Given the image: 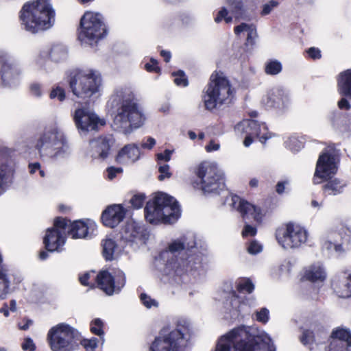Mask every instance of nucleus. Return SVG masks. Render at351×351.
<instances>
[{
	"label": "nucleus",
	"instance_id": "obj_1",
	"mask_svg": "<svg viewBox=\"0 0 351 351\" xmlns=\"http://www.w3.org/2000/svg\"><path fill=\"white\" fill-rule=\"evenodd\" d=\"M160 256L162 259L167 258L166 268L178 276L202 267L203 254L195 245H186L181 239L169 243Z\"/></svg>",
	"mask_w": 351,
	"mask_h": 351
},
{
	"label": "nucleus",
	"instance_id": "obj_2",
	"mask_svg": "<svg viewBox=\"0 0 351 351\" xmlns=\"http://www.w3.org/2000/svg\"><path fill=\"white\" fill-rule=\"evenodd\" d=\"M144 215L147 222L152 225H171L181 216V209L177 199L165 193H154L144 208Z\"/></svg>",
	"mask_w": 351,
	"mask_h": 351
},
{
	"label": "nucleus",
	"instance_id": "obj_3",
	"mask_svg": "<svg viewBox=\"0 0 351 351\" xmlns=\"http://www.w3.org/2000/svg\"><path fill=\"white\" fill-rule=\"evenodd\" d=\"M20 13L22 26L32 33L49 29L55 22V12L49 0L27 2Z\"/></svg>",
	"mask_w": 351,
	"mask_h": 351
},
{
	"label": "nucleus",
	"instance_id": "obj_4",
	"mask_svg": "<svg viewBox=\"0 0 351 351\" xmlns=\"http://www.w3.org/2000/svg\"><path fill=\"white\" fill-rule=\"evenodd\" d=\"M233 95L234 90L226 77L222 73H213L204 95L205 107L210 110L229 104Z\"/></svg>",
	"mask_w": 351,
	"mask_h": 351
},
{
	"label": "nucleus",
	"instance_id": "obj_5",
	"mask_svg": "<svg viewBox=\"0 0 351 351\" xmlns=\"http://www.w3.org/2000/svg\"><path fill=\"white\" fill-rule=\"evenodd\" d=\"M81 334L66 323L51 327L47 335V341L51 351H75L79 348Z\"/></svg>",
	"mask_w": 351,
	"mask_h": 351
},
{
	"label": "nucleus",
	"instance_id": "obj_6",
	"mask_svg": "<svg viewBox=\"0 0 351 351\" xmlns=\"http://www.w3.org/2000/svg\"><path fill=\"white\" fill-rule=\"evenodd\" d=\"M145 120L141 108L130 98L123 99L113 120L114 130L128 133L130 128L141 127Z\"/></svg>",
	"mask_w": 351,
	"mask_h": 351
},
{
	"label": "nucleus",
	"instance_id": "obj_7",
	"mask_svg": "<svg viewBox=\"0 0 351 351\" xmlns=\"http://www.w3.org/2000/svg\"><path fill=\"white\" fill-rule=\"evenodd\" d=\"M258 342L244 326L233 328L222 336L215 351H256Z\"/></svg>",
	"mask_w": 351,
	"mask_h": 351
},
{
	"label": "nucleus",
	"instance_id": "obj_8",
	"mask_svg": "<svg viewBox=\"0 0 351 351\" xmlns=\"http://www.w3.org/2000/svg\"><path fill=\"white\" fill-rule=\"evenodd\" d=\"M190 334L189 324L179 322L176 328L167 334L162 330L156 337L149 348V351H180V348L186 336Z\"/></svg>",
	"mask_w": 351,
	"mask_h": 351
},
{
	"label": "nucleus",
	"instance_id": "obj_9",
	"mask_svg": "<svg viewBox=\"0 0 351 351\" xmlns=\"http://www.w3.org/2000/svg\"><path fill=\"white\" fill-rule=\"evenodd\" d=\"M37 148L50 157H60L69 153L64 133L57 127L47 128L36 144Z\"/></svg>",
	"mask_w": 351,
	"mask_h": 351
},
{
	"label": "nucleus",
	"instance_id": "obj_10",
	"mask_svg": "<svg viewBox=\"0 0 351 351\" xmlns=\"http://www.w3.org/2000/svg\"><path fill=\"white\" fill-rule=\"evenodd\" d=\"M275 237L284 249H297L306 242L308 232L299 224L289 221L276 230Z\"/></svg>",
	"mask_w": 351,
	"mask_h": 351
},
{
	"label": "nucleus",
	"instance_id": "obj_11",
	"mask_svg": "<svg viewBox=\"0 0 351 351\" xmlns=\"http://www.w3.org/2000/svg\"><path fill=\"white\" fill-rule=\"evenodd\" d=\"M101 82L100 76L95 72L80 71L71 78L69 84L75 95L86 99L99 91Z\"/></svg>",
	"mask_w": 351,
	"mask_h": 351
},
{
	"label": "nucleus",
	"instance_id": "obj_12",
	"mask_svg": "<svg viewBox=\"0 0 351 351\" xmlns=\"http://www.w3.org/2000/svg\"><path fill=\"white\" fill-rule=\"evenodd\" d=\"M106 29L103 18L99 13L86 12L80 21L79 39L91 45L97 43L106 34Z\"/></svg>",
	"mask_w": 351,
	"mask_h": 351
},
{
	"label": "nucleus",
	"instance_id": "obj_13",
	"mask_svg": "<svg viewBox=\"0 0 351 351\" xmlns=\"http://www.w3.org/2000/svg\"><path fill=\"white\" fill-rule=\"evenodd\" d=\"M97 287L108 295L119 293L125 287L126 276L121 269H114L110 273L108 270H101L95 278Z\"/></svg>",
	"mask_w": 351,
	"mask_h": 351
},
{
	"label": "nucleus",
	"instance_id": "obj_14",
	"mask_svg": "<svg viewBox=\"0 0 351 351\" xmlns=\"http://www.w3.org/2000/svg\"><path fill=\"white\" fill-rule=\"evenodd\" d=\"M69 219L67 217H56L53 219V226L48 228L43 238L45 249L50 252H60L64 245L65 237L61 230H66Z\"/></svg>",
	"mask_w": 351,
	"mask_h": 351
},
{
	"label": "nucleus",
	"instance_id": "obj_15",
	"mask_svg": "<svg viewBox=\"0 0 351 351\" xmlns=\"http://www.w3.org/2000/svg\"><path fill=\"white\" fill-rule=\"evenodd\" d=\"M149 232L145 225L135 221H128L117 234L118 239L124 244H145Z\"/></svg>",
	"mask_w": 351,
	"mask_h": 351
},
{
	"label": "nucleus",
	"instance_id": "obj_16",
	"mask_svg": "<svg viewBox=\"0 0 351 351\" xmlns=\"http://www.w3.org/2000/svg\"><path fill=\"white\" fill-rule=\"evenodd\" d=\"M73 119L77 129L83 133L97 130L99 126L106 124L104 119H99L95 113L85 106L77 108L73 114Z\"/></svg>",
	"mask_w": 351,
	"mask_h": 351
},
{
	"label": "nucleus",
	"instance_id": "obj_17",
	"mask_svg": "<svg viewBox=\"0 0 351 351\" xmlns=\"http://www.w3.org/2000/svg\"><path fill=\"white\" fill-rule=\"evenodd\" d=\"M332 241H327L324 246L327 250L342 254L351 250V226L341 224L331 235Z\"/></svg>",
	"mask_w": 351,
	"mask_h": 351
},
{
	"label": "nucleus",
	"instance_id": "obj_18",
	"mask_svg": "<svg viewBox=\"0 0 351 351\" xmlns=\"http://www.w3.org/2000/svg\"><path fill=\"white\" fill-rule=\"evenodd\" d=\"M327 341L326 351H350L351 330L343 326L334 328Z\"/></svg>",
	"mask_w": 351,
	"mask_h": 351
},
{
	"label": "nucleus",
	"instance_id": "obj_19",
	"mask_svg": "<svg viewBox=\"0 0 351 351\" xmlns=\"http://www.w3.org/2000/svg\"><path fill=\"white\" fill-rule=\"evenodd\" d=\"M96 230L95 222L90 219H81L73 221L69 219L66 234L73 239H87L90 238Z\"/></svg>",
	"mask_w": 351,
	"mask_h": 351
},
{
	"label": "nucleus",
	"instance_id": "obj_20",
	"mask_svg": "<svg viewBox=\"0 0 351 351\" xmlns=\"http://www.w3.org/2000/svg\"><path fill=\"white\" fill-rule=\"evenodd\" d=\"M236 132L258 137L262 143L271 137L265 123H259L257 121L245 119L239 123L234 128Z\"/></svg>",
	"mask_w": 351,
	"mask_h": 351
},
{
	"label": "nucleus",
	"instance_id": "obj_21",
	"mask_svg": "<svg viewBox=\"0 0 351 351\" xmlns=\"http://www.w3.org/2000/svg\"><path fill=\"white\" fill-rule=\"evenodd\" d=\"M126 213L122 204L109 205L101 213V222L105 227L114 228L123 221Z\"/></svg>",
	"mask_w": 351,
	"mask_h": 351
},
{
	"label": "nucleus",
	"instance_id": "obj_22",
	"mask_svg": "<svg viewBox=\"0 0 351 351\" xmlns=\"http://www.w3.org/2000/svg\"><path fill=\"white\" fill-rule=\"evenodd\" d=\"M339 160L330 152H323L319 155L316 164L314 176H332L338 171Z\"/></svg>",
	"mask_w": 351,
	"mask_h": 351
},
{
	"label": "nucleus",
	"instance_id": "obj_23",
	"mask_svg": "<svg viewBox=\"0 0 351 351\" xmlns=\"http://www.w3.org/2000/svg\"><path fill=\"white\" fill-rule=\"evenodd\" d=\"M223 178L224 177H195L192 181V186L204 194L219 193L225 186Z\"/></svg>",
	"mask_w": 351,
	"mask_h": 351
},
{
	"label": "nucleus",
	"instance_id": "obj_24",
	"mask_svg": "<svg viewBox=\"0 0 351 351\" xmlns=\"http://www.w3.org/2000/svg\"><path fill=\"white\" fill-rule=\"evenodd\" d=\"M232 206L241 214L245 221L253 219L254 221H258L261 219V208L237 195L232 197Z\"/></svg>",
	"mask_w": 351,
	"mask_h": 351
},
{
	"label": "nucleus",
	"instance_id": "obj_25",
	"mask_svg": "<svg viewBox=\"0 0 351 351\" xmlns=\"http://www.w3.org/2000/svg\"><path fill=\"white\" fill-rule=\"evenodd\" d=\"M113 139L111 137L99 136L90 141L89 155L93 158L106 159L110 152Z\"/></svg>",
	"mask_w": 351,
	"mask_h": 351
},
{
	"label": "nucleus",
	"instance_id": "obj_26",
	"mask_svg": "<svg viewBox=\"0 0 351 351\" xmlns=\"http://www.w3.org/2000/svg\"><path fill=\"white\" fill-rule=\"evenodd\" d=\"M0 64H1V72L3 82L11 85V81L16 78L19 74L16 65L12 58L5 52L0 53Z\"/></svg>",
	"mask_w": 351,
	"mask_h": 351
},
{
	"label": "nucleus",
	"instance_id": "obj_27",
	"mask_svg": "<svg viewBox=\"0 0 351 351\" xmlns=\"http://www.w3.org/2000/svg\"><path fill=\"white\" fill-rule=\"evenodd\" d=\"M313 182L315 184L324 183L323 190L329 194L334 195L339 193L346 185L337 177H313Z\"/></svg>",
	"mask_w": 351,
	"mask_h": 351
},
{
	"label": "nucleus",
	"instance_id": "obj_28",
	"mask_svg": "<svg viewBox=\"0 0 351 351\" xmlns=\"http://www.w3.org/2000/svg\"><path fill=\"white\" fill-rule=\"evenodd\" d=\"M140 157V150L134 144L124 146L117 154L116 161L121 164L134 162Z\"/></svg>",
	"mask_w": 351,
	"mask_h": 351
},
{
	"label": "nucleus",
	"instance_id": "obj_29",
	"mask_svg": "<svg viewBox=\"0 0 351 351\" xmlns=\"http://www.w3.org/2000/svg\"><path fill=\"white\" fill-rule=\"evenodd\" d=\"M287 101V95L282 89L277 88L269 93L263 102L267 108H281Z\"/></svg>",
	"mask_w": 351,
	"mask_h": 351
},
{
	"label": "nucleus",
	"instance_id": "obj_30",
	"mask_svg": "<svg viewBox=\"0 0 351 351\" xmlns=\"http://www.w3.org/2000/svg\"><path fill=\"white\" fill-rule=\"evenodd\" d=\"M337 88L341 95L351 98V69H348L339 74Z\"/></svg>",
	"mask_w": 351,
	"mask_h": 351
},
{
	"label": "nucleus",
	"instance_id": "obj_31",
	"mask_svg": "<svg viewBox=\"0 0 351 351\" xmlns=\"http://www.w3.org/2000/svg\"><path fill=\"white\" fill-rule=\"evenodd\" d=\"M304 278L311 282H323L326 278V274L322 266L312 265L305 270Z\"/></svg>",
	"mask_w": 351,
	"mask_h": 351
},
{
	"label": "nucleus",
	"instance_id": "obj_32",
	"mask_svg": "<svg viewBox=\"0 0 351 351\" xmlns=\"http://www.w3.org/2000/svg\"><path fill=\"white\" fill-rule=\"evenodd\" d=\"M332 289L336 294L343 298L351 297V274L343 282L338 280L332 282Z\"/></svg>",
	"mask_w": 351,
	"mask_h": 351
},
{
	"label": "nucleus",
	"instance_id": "obj_33",
	"mask_svg": "<svg viewBox=\"0 0 351 351\" xmlns=\"http://www.w3.org/2000/svg\"><path fill=\"white\" fill-rule=\"evenodd\" d=\"M102 255L106 261H111L114 258V254L118 249L117 242L111 238H106L101 241Z\"/></svg>",
	"mask_w": 351,
	"mask_h": 351
},
{
	"label": "nucleus",
	"instance_id": "obj_34",
	"mask_svg": "<svg viewBox=\"0 0 351 351\" xmlns=\"http://www.w3.org/2000/svg\"><path fill=\"white\" fill-rule=\"evenodd\" d=\"M17 168L14 158L0 156V176H12L16 173Z\"/></svg>",
	"mask_w": 351,
	"mask_h": 351
},
{
	"label": "nucleus",
	"instance_id": "obj_35",
	"mask_svg": "<svg viewBox=\"0 0 351 351\" xmlns=\"http://www.w3.org/2000/svg\"><path fill=\"white\" fill-rule=\"evenodd\" d=\"M243 32H246L247 33L245 45L251 46L253 45L254 43V38L256 37V31L255 27L252 25L243 23L234 27V33L237 35Z\"/></svg>",
	"mask_w": 351,
	"mask_h": 351
},
{
	"label": "nucleus",
	"instance_id": "obj_36",
	"mask_svg": "<svg viewBox=\"0 0 351 351\" xmlns=\"http://www.w3.org/2000/svg\"><path fill=\"white\" fill-rule=\"evenodd\" d=\"M49 58L54 62H60L65 60L68 56V49L62 44L53 45L49 53Z\"/></svg>",
	"mask_w": 351,
	"mask_h": 351
},
{
	"label": "nucleus",
	"instance_id": "obj_37",
	"mask_svg": "<svg viewBox=\"0 0 351 351\" xmlns=\"http://www.w3.org/2000/svg\"><path fill=\"white\" fill-rule=\"evenodd\" d=\"M221 173L222 172L215 162H203L197 169V176H219Z\"/></svg>",
	"mask_w": 351,
	"mask_h": 351
},
{
	"label": "nucleus",
	"instance_id": "obj_38",
	"mask_svg": "<svg viewBox=\"0 0 351 351\" xmlns=\"http://www.w3.org/2000/svg\"><path fill=\"white\" fill-rule=\"evenodd\" d=\"M104 326L102 320L100 318H95L90 324V330L93 334L101 337L104 335Z\"/></svg>",
	"mask_w": 351,
	"mask_h": 351
},
{
	"label": "nucleus",
	"instance_id": "obj_39",
	"mask_svg": "<svg viewBox=\"0 0 351 351\" xmlns=\"http://www.w3.org/2000/svg\"><path fill=\"white\" fill-rule=\"evenodd\" d=\"M265 70L268 75H277L282 71V64L277 60H269L265 64Z\"/></svg>",
	"mask_w": 351,
	"mask_h": 351
},
{
	"label": "nucleus",
	"instance_id": "obj_40",
	"mask_svg": "<svg viewBox=\"0 0 351 351\" xmlns=\"http://www.w3.org/2000/svg\"><path fill=\"white\" fill-rule=\"evenodd\" d=\"M254 290V285L249 278L241 280L237 285V291L239 293H252Z\"/></svg>",
	"mask_w": 351,
	"mask_h": 351
},
{
	"label": "nucleus",
	"instance_id": "obj_41",
	"mask_svg": "<svg viewBox=\"0 0 351 351\" xmlns=\"http://www.w3.org/2000/svg\"><path fill=\"white\" fill-rule=\"evenodd\" d=\"M10 278L0 270V297L5 295L9 291Z\"/></svg>",
	"mask_w": 351,
	"mask_h": 351
},
{
	"label": "nucleus",
	"instance_id": "obj_42",
	"mask_svg": "<svg viewBox=\"0 0 351 351\" xmlns=\"http://www.w3.org/2000/svg\"><path fill=\"white\" fill-rule=\"evenodd\" d=\"M300 341L304 346L313 344L315 341L314 332L309 329L303 330Z\"/></svg>",
	"mask_w": 351,
	"mask_h": 351
},
{
	"label": "nucleus",
	"instance_id": "obj_43",
	"mask_svg": "<svg viewBox=\"0 0 351 351\" xmlns=\"http://www.w3.org/2000/svg\"><path fill=\"white\" fill-rule=\"evenodd\" d=\"M81 344L86 351H95L98 344V339L95 337H92L90 339H82L79 341V345Z\"/></svg>",
	"mask_w": 351,
	"mask_h": 351
},
{
	"label": "nucleus",
	"instance_id": "obj_44",
	"mask_svg": "<svg viewBox=\"0 0 351 351\" xmlns=\"http://www.w3.org/2000/svg\"><path fill=\"white\" fill-rule=\"evenodd\" d=\"M145 199L146 196L144 193H136L132 197L130 203L134 209H139L143 206Z\"/></svg>",
	"mask_w": 351,
	"mask_h": 351
},
{
	"label": "nucleus",
	"instance_id": "obj_45",
	"mask_svg": "<svg viewBox=\"0 0 351 351\" xmlns=\"http://www.w3.org/2000/svg\"><path fill=\"white\" fill-rule=\"evenodd\" d=\"M269 319V312L266 308H262L259 311L256 313V320L263 324L268 322Z\"/></svg>",
	"mask_w": 351,
	"mask_h": 351
},
{
	"label": "nucleus",
	"instance_id": "obj_46",
	"mask_svg": "<svg viewBox=\"0 0 351 351\" xmlns=\"http://www.w3.org/2000/svg\"><path fill=\"white\" fill-rule=\"evenodd\" d=\"M228 10L226 8H223L221 10H219L215 18V21L216 23L221 22L223 19L226 21V23H230L232 21V17L228 15Z\"/></svg>",
	"mask_w": 351,
	"mask_h": 351
},
{
	"label": "nucleus",
	"instance_id": "obj_47",
	"mask_svg": "<svg viewBox=\"0 0 351 351\" xmlns=\"http://www.w3.org/2000/svg\"><path fill=\"white\" fill-rule=\"evenodd\" d=\"M140 300L142 304L148 308L152 306H158V302L145 293L140 295Z\"/></svg>",
	"mask_w": 351,
	"mask_h": 351
},
{
	"label": "nucleus",
	"instance_id": "obj_48",
	"mask_svg": "<svg viewBox=\"0 0 351 351\" xmlns=\"http://www.w3.org/2000/svg\"><path fill=\"white\" fill-rule=\"evenodd\" d=\"M287 146L293 152L299 151L302 147V143L296 137L291 136L287 141Z\"/></svg>",
	"mask_w": 351,
	"mask_h": 351
},
{
	"label": "nucleus",
	"instance_id": "obj_49",
	"mask_svg": "<svg viewBox=\"0 0 351 351\" xmlns=\"http://www.w3.org/2000/svg\"><path fill=\"white\" fill-rule=\"evenodd\" d=\"M50 98H57L60 101H63L65 99V92L64 89L60 86L53 88L50 93Z\"/></svg>",
	"mask_w": 351,
	"mask_h": 351
},
{
	"label": "nucleus",
	"instance_id": "obj_50",
	"mask_svg": "<svg viewBox=\"0 0 351 351\" xmlns=\"http://www.w3.org/2000/svg\"><path fill=\"white\" fill-rule=\"evenodd\" d=\"M174 82L178 86H186L188 81L182 71H178L175 74Z\"/></svg>",
	"mask_w": 351,
	"mask_h": 351
},
{
	"label": "nucleus",
	"instance_id": "obj_51",
	"mask_svg": "<svg viewBox=\"0 0 351 351\" xmlns=\"http://www.w3.org/2000/svg\"><path fill=\"white\" fill-rule=\"evenodd\" d=\"M21 348L24 351H35L36 345L30 337H26L21 344Z\"/></svg>",
	"mask_w": 351,
	"mask_h": 351
},
{
	"label": "nucleus",
	"instance_id": "obj_52",
	"mask_svg": "<svg viewBox=\"0 0 351 351\" xmlns=\"http://www.w3.org/2000/svg\"><path fill=\"white\" fill-rule=\"evenodd\" d=\"M262 251V245L256 241H252L247 247V252L251 254H256Z\"/></svg>",
	"mask_w": 351,
	"mask_h": 351
},
{
	"label": "nucleus",
	"instance_id": "obj_53",
	"mask_svg": "<svg viewBox=\"0 0 351 351\" xmlns=\"http://www.w3.org/2000/svg\"><path fill=\"white\" fill-rule=\"evenodd\" d=\"M13 177H0V195L12 183Z\"/></svg>",
	"mask_w": 351,
	"mask_h": 351
},
{
	"label": "nucleus",
	"instance_id": "obj_54",
	"mask_svg": "<svg viewBox=\"0 0 351 351\" xmlns=\"http://www.w3.org/2000/svg\"><path fill=\"white\" fill-rule=\"evenodd\" d=\"M256 228L249 224H246L242 230L243 237H247L248 236L254 237L256 234Z\"/></svg>",
	"mask_w": 351,
	"mask_h": 351
},
{
	"label": "nucleus",
	"instance_id": "obj_55",
	"mask_svg": "<svg viewBox=\"0 0 351 351\" xmlns=\"http://www.w3.org/2000/svg\"><path fill=\"white\" fill-rule=\"evenodd\" d=\"M278 3L277 1H270L269 2L263 5V8L261 12V15L265 16L269 14L274 8L278 6Z\"/></svg>",
	"mask_w": 351,
	"mask_h": 351
},
{
	"label": "nucleus",
	"instance_id": "obj_56",
	"mask_svg": "<svg viewBox=\"0 0 351 351\" xmlns=\"http://www.w3.org/2000/svg\"><path fill=\"white\" fill-rule=\"evenodd\" d=\"M173 152V150L165 149L163 153L156 154L157 160L158 161L168 162L171 160Z\"/></svg>",
	"mask_w": 351,
	"mask_h": 351
},
{
	"label": "nucleus",
	"instance_id": "obj_57",
	"mask_svg": "<svg viewBox=\"0 0 351 351\" xmlns=\"http://www.w3.org/2000/svg\"><path fill=\"white\" fill-rule=\"evenodd\" d=\"M90 273H88V272L80 276L79 277V280H80V282L81 283V285L83 286H87V287L89 286L90 287H93L94 285H90L88 281L90 279Z\"/></svg>",
	"mask_w": 351,
	"mask_h": 351
},
{
	"label": "nucleus",
	"instance_id": "obj_58",
	"mask_svg": "<svg viewBox=\"0 0 351 351\" xmlns=\"http://www.w3.org/2000/svg\"><path fill=\"white\" fill-rule=\"evenodd\" d=\"M29 173H31V174H34L37 171H38L39 173L40 174V176L44 175V171L42 169H40V165L38 162L29 164Z\"/></svg>",
	"mask_w": 351,
	"mask_h": 351
},
{
	"label": "nucleus",
	"instance_id": "obj_59",
	"mask_svg": "<svg viewBox=\"0 0 351 351\" xmlns=\"http://www.w3.org/2000/svg\"><path fill=\"white\" fill-rule=\"evenodd\" d=\"M30 92L33 95L36 97L41 96L42 92L40 85L37 83L32 84L30 85Z\"/></svg>",
	"mask_w": 351,
	"mask_h": 351
},
{
	"label": "nucleus",
	"instance_id": "obj_60",
	"mask_svg": "<svg viewBox=\"0 0 351 351\" xmlns=\"http://www.w3.org/2000/svg\"><path fill=\"white\" fill-rule=\"evenodd\" d=\"M308 56L313 59H319L321 57L320 51L315 47H311L307 51Z\"/></svg>",
	"mask_w": 351,
	"mask_h": 351
},
{
	"label": "nucleus",
	"instance_id": "obj_61",
	"mask_svg": "<svg viewBox=\"0 0 351 351\" xmlns=\"http://www.w3.org/2000/svg\"><path fill=\"white\" fill-rule=\"evenodd\" d=\"M156 144V140L152 137H148L146 141L143 142L141 147L145 149H151Z\"/></svg>",
	"mask_w": 351,
	"mask_h": 351
},
{
	"label": "nucleus",
	"instance_id": "obj_62",
	"mask_svg": "<svg viewBox=\"0 0 351 351\" xmlns=\"http://www.w3.org/2000/svg\"><path fill=\"white\" fill-rule=\"evenodd\" d=\"M145 67L148 71H157L159 69L157 66V61L154 59H152L149 63L145 64Z\"/></svg>",
	"mask_w": 351,
	"mask_h": 351
},
{
	"label": "nucleus",
	"instance_id": "obj_63",
	"mask_svg": "<svg viewBox=\"0 0 351 351\" xmlns=\"http://www.w3.org/2000/svg\"><path fill=\"white\" fill-rule=\"evenodd\" d=\"M108 176H116L123 173V169L119 167H110L107 169Z\"/></svg>",
	"mask_w": 351,
	"mask_h": 351
},
{
	"label": "nucleus",
	"instance_id": "obj_64",
	"mask_svg": "<svg viewBox=\"0 0 351 351\" xmlns=\"http://www.w3.org/2000/svg\"><path fill=\"white\" fill-rule=\"evenodd\" d=\"M219 144L216 143L213 141H210L209 144L206 146V150L208 152H210L213 151L218 150L219 149Z\"/></svg>",
	"mask_w": 351,
	"mask_h": 351
}]
</instances>
